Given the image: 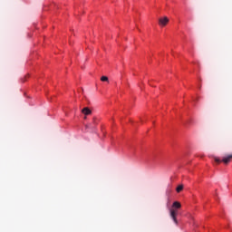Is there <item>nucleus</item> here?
<instances>
[{"mask_svg": "<svg viewBox=\"0 0 232 232\" xmlns=\"http://www.w3.org/2000/svg\"><path fill=\"white\" fill-rule=\"evenodd\" d=\"M182 189H184V185H179L177 187L176 191H177V193H180V191H182Z\"/></svg>", "mask_w": 232, "mask_h": 232, "instance_id": "6", "label": "nucleus"}, {"mask_svg": "<svg viewBox=\"0 0 232 232\" xmlns=\"http://www.w3.org/2000/svg\"><path fill=\"white\" fill-rule=\"evenodd\" d=\"M170 213V218H172L173 222L177 225L179 224V220H177V215H179V211L175 208H171L169 210Z\"/></svg>", "mask_w": 232, "mask_h": 232, "instance_id": "1", "label": "nucleus"}, {"mask_svg": "<svg viewBox=\"0 0 232 232\" xmlns=\"http://www.w3.org/2000/svg\"><path fill=\"white\" fill-rule=\"evenodd\" d=\"M101 81H102V82H110V81H109V79H108L107 76H102V77H101Z\"/></svg>", "mask_w": 232, "mask_h": 232, "instance_id": "7", "label": "nucleus"}, {"mask_svg": "<svg viewBox=\"0 0 232 232\" xmlns=\"http://www.w3.org/2000/svg\"><path fill=\"white\" fill-rule=\"evenodd\" d=\"M82 113H83V115H92V110H90L88 107H85L82 110Z\"/></svg>", "mask_w": 232, "mask_h": 232, "instance_id": "4", "label": "nucleus"}, {"mask_svg": "<svg viewBox=\"0 0 232 232\" xmlns=\"http://www.w3.org/2000/svg\"><path fill=\"white\" fill-rule=\"evenodd\" d=\"M214 160L215 162H217L218 164H220L221 160L220 159L217 158V157H214Z\"/></svg>", "mask_w": 232, "mask_h": 232, "instance_id": "8", "label": "nucleus"}, {"mask_svg": "<svg viewBox=\"0 0 232 232\" xmlns=\"http://www.w3.org/2000/svg\"><path fill=\"white\" fill-rule=\"evenodd\" d=\"M172 208H174L175 209H180L182 208V205L180 204V202L179 201H175L172 204Z\"/></svg>", "mask_w": 232, "mask_h": 232, "instance_id": "5", "label": "nucleus"}, {"mask_svg": "<svg viewBox=\"0 0 232 232\" xmlns=\"http://www.w3.org/2000/svg\"><path fill=\"white\" fill-rule=\"evenodd\" d=\"M232 160V154L227 155V157H224L222 160V162H224V164H229V162H231Z\"/></svg>", "mask_w": 232, "mask_h": 232, "instance_id": "3", "label": "nucleus"}, {"mask_svg": "<svg viewBox=\"0 0 232 232\" xmlns=\"http://www.w3.org/2000/svg\"><path fill=\"white\" fill-rule=\"evenodd\" d=\"M92 125L91 124H89V125H86V128L88 129V128H90Z\"/></svg>", "mask_w": 232, "mask_h": 232, "instance_id": "9", "label": "nucleus"}, {"mask_svg": "<svg viewBox=\"0 0 232 232\" xmlns=\"http://www.w3.org/2000/svg\"><path fill=\"white\" fill-rule=\"evenodd\" d=\"M169 23V18H168L167 16H164L159 19L160 26H166V24H168Z\"/></svg>", "mask_w": 232, "mask_h": 232, "instance_id": "2", "label": "nucleus"}]
</instances>
